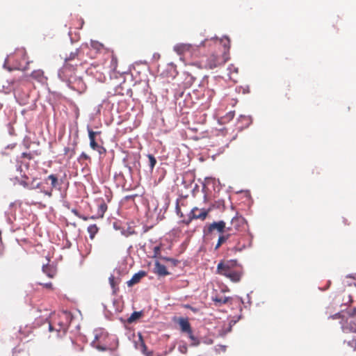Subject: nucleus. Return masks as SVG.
Segmentation results:
<instances>
[{
  "label": "nucleus",
  "instance_id": "f257e3e1",
  "mask_svg": "<svg viewBox=\"0 0 356 356\" xmlns=\"http://www.w3.org/2000/svg\"><path fill=\"white\" fill-rule=\"evenodd\" d=\"M201 44L203 47L214 45L218 49L207 58L204 65L205 68L211 70L220 67L229 60L230 40L228 38L205 39L201 42Z\"/></svg>",
  "mask_w": 356,
  "mask_h": 356
},
{
  "label": "nucleus",
  "instance_id": "f03ea898",
  "mask_svg": "<svg viewBox=\"0 0 356 356\" xmlns=\"http://www.w3.org/2000/svg\"><path fill=\"white\" fill-rule=\"evenodd\" d=\"M216 273L233 282H238L243 275V269L236 259L222 260L217 265Z\"/></svg>",
  "mask_w": 356,
  "mask_h": 356
},
{
  "label": "nucleus",
  "instance_id": "7ed1b4c3",
  "mask_svg": "<svg viewBox=\"0 0 356 356\" xmlns=\"http://www.w3.org/2000/svg\"><path fill=\"white\" fill-rule=\"evenodd\" d=\"M203 47L201 43L199 45L180 43L176 44L173 49L181 56L182 60H188L196 58L200 55V48Z\"/></svg>",
  "mask_w": 356,
  "mask_h": 356
},
{
  "label": "nucleus",
  "instance_id": "20e7f679",
  "mask_svg": "<svg viewBox=\"0 0 356 356\" xmlns=\"http://www.w3.org/2000/svg\"><path fill=\"white\" fill-rule=\"evenodd\" d=\"M210 211V209H205L194 207L190 211L188 218L186 219H183L181 222L186 225H189L191 222V221L194 219H200L202 220H204L208 216Z\"/></svg>",
  "mask_w": 356,
  "mask_h": 356
},
{
  "label": "nucleus",
  "instance_id": "39448f33",
  "mask_svg": "<svg viewBox=\"0 0 356 356\" xmlns=\"http://www.w3.org/2000/svg\"><path fill=\"white\" fill-rule=\"evenodd\" d=\"M75 71L76 67L73 64L65 63L60 70L58 75L63 81L67 82L76 76Z\"/></svg>",
  "mask_w": 356,
  "mask_h": 356
},
{
  "label": "nucleus",
  "instance_id": "423d86ee",
  "mask_svg": "<svg viewBox=\"0 0 356 356\" xmlns=\"http://www.w3.org/2000/svg\"><path fill=\"white\" fill-rule=\"evenodd\" d=\"M67 83L70 88L80 94L84 92L87 88L86 84L80 76H75Z\"/></svg>",
  "mask_w": 356,
  "mask_h": 356
},
{
  "label": "nucleus",
  "instance_id": "0eeeda50",
  "mask_svg": "<svg viewBox=\"0 0 356 356\" xmlns=\"http://www.w3.org/2000/svg\"><path fill=\"white\" fill-rule=\"evenodd\" d=\"M246 220L241 216H236L232 219L231 226L227 227V231H243L245 229Z\"/></svg>",
  "mask_w": 356,
  "mask_h": 356
},
{
  "label": "nucleus",
  "instance_id": "6e6552de",
  "mask_svg": "<svg viewBox=\"0 0 356 356\" xmlns=\"http://www.w3.org/2000/svg\"><path fill=\"white\" fill-rule=\"evenodd\" d=\"M37 178H33L31 182L29 181V177L26 175H22V179L19 181V184L24 188L29 190L41 188V183L36 182Z\"/></svg>",
  "mask_w": 356,
  "mask_h": 356
},
{
  "label": "nucleus",
  "instance_id": "1a4fd4ad",
  "mask_svg": "<svg viewBox=\"0 0 356 356\" xmlns=\"http://www.w3.org/2000/svg\"><path fill=\"white\" fill-rule=\"evenodd\" d=\"M227 230L226 223L223 220L213 222L207 227V234H212L216 231L219 234H223Z\"/></svg>",
  "mask_w": 356,
  "mask_h": 356
},
{
  "label": "nucleus",
  "instance_id": "9d476101",
  "mask_svg": "<svg viewBox=\"0 0 356 356\" xmlns=\"http://www.w3.org/2000/svg\"><path fill=\"white\" fill-rule=\"evenodd\" d=\"M68 325L63 322H58L57 325H53L49 323V331H56L58 337H62L65 335L67 331Z\"/></svg>",
  "mask_w": 356,
  "mask_h": 356
},
{
  "label": "nucleus",
  "instance_id": "9b49d317",
  "mask_svg": "<svg viewBox=\"0 0 356 356\" xmlns=\"http://www.w3.org/2000/svg\"><path fill=\"white\" fill-rule=\"evenodd\" d=\"M47 179L51 181V188L47 191L41 189V193L51 197L52 196L53 188H55L58 184V178L55 175H50L48 176Z\"/></svg>",
  "mask_w": 356,
  "mask_h": 356
},
{
  "label": "nucleus",
  "instance_id": "f8f14e48",
  "mask_svg": "<svg viewBox=\"0 0 356 356\" xmlns=\"http://www.w3.org/2000/svg\"><path fill=\"white\" fill-rule=\"evenodd\" d=\"M231 297L216 296L212 297V300L214 302V305L216 307H221L223 305H226L232 300Z\"/></svg>",
  "mask_w": 356,
  "mask_h": 356
},
{
  "label": "nucleus",
  "instance_id": "ddd939ff",
  "mask_svg": "<svg viewBox=\"0 0 356 356\" xmlns=\"http://www.w3.org/2000/svg\"><path fill=\"white\" fill-rule=\"evenodd\" d=\"M154 272L160 276H165L170 274L166 267L159 261L155 262Z\"/></svg>",
  "mask_w": 356,
  "mask_h": 356
},
{
  "label": "nucleus",
  "instance_id": "4468645a",
  "mask_svg": "<svg viewBox=\"0 0 356 356\" xmlns=\"http://www.w3.org/2000/svg\"><path fill=\"white\" fill-rule=\"evenodd\" d=\"M178 323L182 332L187 334L192 330L191 324L187 318H180L178 321Z\"/></svg>",
  "mask_w": 356,
  "mask_h": 356
},
{
  "label": "nucleus",
  "instance_id": "2eb2a0df",
  "mask_svg": "<svg viewBox=\"0 0 356 356\" xmlns=\"http://www.w3.org/2000/svg\"><path fill=\"white\" fill-rule=\"evenodd\" d=\"M31 77L38 82L43 83L47 80L44 75V72L42 70H37L32 72Z\"/></svg>",
  "mask_w": 356,
  "mask_h": 356
},
{
  "label": "nucleus",
  "instance_id": "dca6fc26",
  "mask_svg": "<svg viewBox=\"0 0 356 356\" xmlns=\"http://www.w3.org/2000/svg\"><path fill=\"white\" fill-rule=\"evenodd\" d=\"M146 273L144 271H140L133 275L131 279L127 282V285L131 286L140 282V279L145 276Z\"/></svg>",
  "mask_w": 356,
  "mask_h": 356
},
{
  "label": "nucleus",
  "instance_id": "f3484780",
  "mask_svg": "<svg viewBox=\"0 0 356 356\" xmlns=\"http://www.w3.org/2000/svg\"><path fill=\"white\" fill-rule=\"evenodd\" d=\"M108 280L113 289V294H115L119 290L118 284H120V280L119 278H115L113 275L109 277Z\"/></svg>",
  "mask_w": 356,
  "mask_h": 356
},
{
  "label": "nucleus",
  "instance_id": "a211bd4d",
  "mask_svg": "<svg viewBox=\"0 0 356 356\" xmlns=\"http://www.w3.org/2000/svg\"><path fill=\"white\" fill-rule=\"evenodd\" d=\"M42 271L50 278H53L56 275V269L49 264L43 265Z\"/></svg>",
  "mask_w": 356,
  "mask_h": 356
},
{
  "label": "nucleus",
  "instance_id": "6ab92c4d",
  "mask_svg": "<svg viewBox=\"0 0 356 356\" xmlns=\"http://www.w3.org/2000/svg\"><path fill=\"white\" fill-rule=\"evenodd\" d=\"M143 316V312L142 311L140 312H134L131 314V315L127 318V322L129 324H131L138 320Z\"/></svg>",
  "mask_w": 356,
  "mask_h": 356
},
{
  "label": "nucleus",
  "instance_id": "aec40b11",
  "mask_svg": "<svg viewBox=\"0 0 356 356\" xmlns=\"http://www.w3.org/2000/svg\"><path fill=\"white\" fill-rule=\"evenodd\" d=\"M90 147L93 150L98 152V153L101 155L105 154L106 150L104 147L99 145L96 141H92V143H90Z\"/></svg>",
  "mask_w": 356,
  "mask_h": 356
},
{
  "label": "nucleus",
  "instance_id": "412c9836",
  "mask_svg": "<svg viewBox=\"0 0 356 356\" xmlns=\"http://www.w3.org/2000/svg\"><path fill=\"white\" fill-rule=\"evenodd\" d=\"M99 227L96 224L90 225L88 227L87 231L90 239H94L96 234L99 232Z\"/></svg>",
  "mask_w": 356,
  "mask_h": 356
},
{
  "label": "nucleus",
  "instance_id": "4be33fe9",
  "mask_svg": "<svg viewBox=\"0 0 356 356\" xmlns=\"http://www.w3.org/2000/svg\"><path fill=\"white\" fill-rule=\"evenodd\" d=\"M107 208L108 207H107L106 204L104 201H102L98 206V209H97L98 218H102L104 217V215L105 212L106 211Z\"/></svg>",
  "mask_w": 356,
  "mask_h": 356
},
{
  "label": "nucleus",
  "instance_id": "5701e85b",
  "mask_svg": "<svg viewBox=\"0 0 356 356\" xmlns=\"http://www.w3.org/2000/svg\"><path fill=\"white\" fill-rule=\"evenodd\" d=\"M90 47L92 49L96 50L97 52H100L104 49V45L97 40H91Z\"/></svg>",
  "mask_w": 356,
  "mask_h": 356
},
{
  "label": "nucleus",
  "instance_id": "b1692460",
  "mask_svg": "<svg viewBox=\"0 0 356 356\" xmlns=\"http://www.w3.org/2000/svg\"><path fill=\"white\" fill-rule=\"evenodd\" d=\"M88 131L90 143H92V141H96V136L101 134V131H94L89 127H88Z\"/></svg>",
  "mask_w": 356,
  "mask_h": 356
},
{
  "label": "nucleus",
  "instance_id": "393cba45",
  "mask_svg": "<svg viewBox=\"0 0 356 356\" xmlns=\"http://www.w3.org/2000/svg\"><path fill=\"white\" fill-rule=\"evenodd\" d=\"M49 323H50V322L49 321L47 317H46V318L40 317L35 320L33 324H34L35 327H40L44 323H47L49 325Z\"/></svg>",
  "mask_w": 356,
  "mask_h": 356
},
{
  "label": "nucleus",
  "instance_id": "a878e982",
  "mask_svg": "<svg viewBox=\"0 0 356 356\" xmlns=\"http://www.w3.org/2000/svg\"><path fill=\"white\" fill-rule=\"evenodd\" d=\"M75 148H70L69 147H65L64 148V154L68 156V159H72L75 154Z\"/></svg>",
  "mask_w": 356,
  "mask_h": 356
},
{
  "label": "nucleus",
  "instance_id": "bb28decb",
  "mask_svg": "<svg viewBox=\"0 0 356 356\" xmlns=\"http://www.w3.org/2000/svg\"><path fill=\"white\" fill-rule=\"evenodd\" d=\"M79 50L76 49L75 51L71 52L70 55L65 58V63H70L78 56Z\"/></svg>",
  "mask_w": 356,
  "mask_h": 356
},
{
  "label": "nucleus",
  "instance_id": "cd10ccee",
  "mask_svg": "<svg viewBox=\"0 0 356 356\" xmlns=\"http://www.w3.org/2000/svg\"><path fill=\"white\" fill-rule=\"evenodd\" d=\"M149 159V166L151 170H152L156 164V159L152 154H147Z\"/></svg>",
  "mask_w": 356,
  "mask_h": 356
},
{
  "label": "nucleus",
  "instance_id": "c85d7f7f",
  "mask_svg": "<svg viewBox=\"0 0 356 356\" xmlns=\"http://www.w3.org/2000/svg\"><path fill=\"white\" fill-rule=\"evenodd\" d=\"M118 65V58L116 56L113 54H111V67L113 70H116Z\"/></svg>",
  "mask_w": 356,
  "mask_h": 356
},
{
  "label": "nucleus",
  "instance_id": "c756f323",
  "mask_svg": "<svg viewBox=\"0 0 356 356\" xmlns=\"http://www.w3.org/2000/svg\"><path fill=\"white\" fill-rule=\"evenodd\" d=\"M230 236H231L230 233H228L226 234H224V233L220 234V235L218 237V241H220V243L223 244L228 240V238H229Z\"/></svg>",
  "mask_w": 356,
  "mask_h": 356
},
{
  "label": "nucleus",
  "instance_id": "7c9ffc66",
  "mask_svg": "<svg viewBox=\"0 0 356 356\" xmlns=\"http://www.w3.org/2000/svg\"><path fill=\"white\" fill-rule=\"evenodd\" d=\"M82 160L90 161V157L86 153L82 152L78 158V161H81Z\"/></svg>",
  "mask_w": 356,
  "mask_h": 356
},
{
  "label": "nucleus",
  "instance_id": "2f4dec72",
  "mask_svg": "<svg viewBox=\"0 0 356 356\" xmlns=\"http://www.w3.org/2000/svg\"><path fill=\"white\" fill-rule=\"evenodd\" d=\"M178 349L181 353H186L188 350V347L186 344L179 345Z\"/></svg>",
  "mask_w": 356,
  "mask_h": 356
},
{
  "label": "nucleus",
  "instance_id": "473e14b6",
  "mask_svg": "<svg viewBox=\"0 0 356 356\" xmlns=\"http://www.w3.org/2000/svg\"><path fill=\"white\" fill-rule=\"evenodd\" d=\"M161 253V247L159 245L155 246L154 248V257H158Z\"/></svg>",
  "mask_w": 356,
  "mask_h": 356
},
{
  "label": "nucleus",
  "instance_id": "72a5a7b5",
  "mask_svg": "<svg viewBox=\"0 0 356 356\" xmlns=\"http://www.w3.org/2000/svg\"><path fill=\"white\" fill-rule=\"evenodd\" d=\"M188 337L193 341L195 342V344H197L198 343V341H197V339H196V337H195V336L193 335V331L191 330V332H188Z\"/></svg>",
  "mask_w": 356,
  "mask_h": 356
},
{
  "label": "nucleus",
  "instance_id": "f704fd0d",
  "mask_svg": "<svg viewBox=\"0 0 356 356\" xmlns=\"http://www.w3.org/2000/svg\"><path fill=\"white\" fill-rule=\"evenodd\" d=\"M348 344L354 348V350H356V338H353L352 340L349 341L348 342Z\"/></svg>",
  "mask_w": 356,
  "mask_h": 356
},
{
  "label": "nucleus",
  "instance_id": "c9c22d12",
  "mask_svg": "<svg viewBox=\"0 0 356 356\" xmlns=\"http://www.w3.org/2000/svg\"><path fill=\"white\" fill-rule=\"evenodd\" d=\"M74 213L76 215V216H78L79 218L86 221L88 220H89V216H83V215H80L78 213V212L76 211H74Z\"/></svg>",
  "mask_w": 356,
  "mask_h": 356
},
{
  "label": "nucleus",
  "instance_id": "e433bc0d",
  "mask_svg": "<svg viewBox=\"0 0 356 356\" xmlns=\"http://www.w3.org/2000/svg\"><path fill=\"white\" fill-rule=\"evenodd\" d=\"M22 156L23 158H26V159H29V160H31V159H33V157H32L31 154L30 153H26V152H24V153H22Z\"/></svg>",
  "mask_w": 356,
  "mask_h": 356
},
{
  "label": "nucleus",
  "instance_id": "4c0bfd02",
  "mask_svg": "<svg viewBox=\"0 0 356 356\" xmlns=\"http://www.w3.org/2000/svg\"><path fill=\"white\" fill-rule=\"evenodd\" d=\"M39 284L41 285H43L44 288L49 289H52V283L51 282H49V283H46V284H42V283H39Z\"/></svg>",
  "mask_w": 356,
  "mask_h": 356
},
{
  "label": "nucleus",
  "instance_id": "58836bf2",
  "mask_svg": "<svg viewBox=\"0 0 356 356\" xmlns=\"http://www.w3.org/2000/svg\"><path fill=\"white\" fill-rule=\"evenodd\" d=\"M176 210H177V215L179 216L181 218L183 217V213H181L179 205H177Z\"/></svg>",
  "mask_w": 356,
  "mask_h": 356
},
{
  "label": "nucleus",
  "instance_id": "ea45409f",
  "mask_svg": "<svg viewBox=\"0 0 356 356\" xmlns=\"http://www.w3.org/2000/svg\"><path fill=\"white\" fill-rule=\"evenodd\" d=\"M222 245V243H220V241L218 240V242L215 246V250H218Z\"/></svg>",
  "mask_w": 356,
  "mask_h": 356
},
{
  "label": "nucleus",
  "instance_id": "a19ab883",
  "mask_svg": "<svg viewBox=\"0 0 356 356\" xmlns=\"http://www.w3.org/2000/svg\"><path fill=\"white\" fill-rule=\"evenodd\" d=\"M191 310L194 313H197L198 312V309L197 308L191 307Z\"/></svg>",
  "mask_w": 356,
  "mask_h": 356
},
{
  "label": "nucleus",
  "instance_id": "79ce46f5",
  "mask_svg": "<svg viewBox=\"0 0 356 356\" xmlns=\"http://www.w3.org/2000/svg\"><path fill=\"white\" fill-rule=\"evenodd\" d=\"M96 218H99L98 215L97 216H89V219H96Z\"/></svg>",
  "mask_w": 356,
  "mask_h": 356
},
{
  "label": "nucleus",
  "instance_id": "37998d69",
  "mask_svg": "<svg viewBox=\"0 0 356 356\" xmlns=\"http://www.w3.org/2000/svg\"><path fill=\"white\" fill-rule=\"evenodd\" d=\"M97 348L98 349H99V350H106V348H104V347H102V346H99V345L97 346Z\"/></svg>",
  "mask_w": 356,
  "mask_h": 356
},
{
  "label": "nucleus",
  "instance_id": "c03bdc74",
  "mask_svg": "<svg viewBox=\"0 0 356 356\" xmlns=\"http://www.w3.org/2000/svg\"><path fill=\"white\" fill-rule=\"evenodd\" d=\"M142 346H143L144 350H145L147 349V347L143 341H142Z\"/></svg>",
  "mask_w": 356,
  "mask_h": 356
},
{
  "label": "nucleus",
  "instance_id": "a18cd8bd",
  "mask_svg": "<svg viewBox=\"0 0 356 356\" xmlns=\"http://www.w3.org/2000/svg\"><path fill=\"white\" fill-rule=\"evenodd\" d=\"M191 307H192V306H191V305H184V307H185V308H187V309H191Z\"/></svg>",
  "mask_w": 356,
  "mask_h": 356
},
{
  "label": "nucleus",
  "instance_id": "49530a36",
  "mask_svg": "<svg viewBox=\"0 0 356 356\" xmlns=\"http://www.w3.org/2000/svg\"><path fill=\"white\" fill-rule=\"evenodd\" d=\"M96 340H98V336L97 335L95 336V340L93 341V343H95Z\"/></svg>",
  "mask_w": 356,
  "mask_h": 356
},
{
  "label": "nucleus",
  "instance_id": "de8ad7c7",
  "mask_svg": "<svg viewBox=\"0 0 356 356\" xmlns=\"http://www.w3.org/2000/svg\"><path fill=\"white\" fill-rule=\"evenodd\" d=\"M165 259L167 260V261H170L171 260V259H169V258H165Z\"/></svg>",
  "mask_w": 356,
  "mask_h": 356
},
{
  "label": "nucleus",
  "instance_id": "09e8293b",
  "mask_svg": "<svg viewBox=\"0 0 356 356\" xmlns=\"http://www.w3.org/2000/svg\"><path fill=\"white\" fill-rule=\"evenodd\" d=\"M139 337H140V339L142 340V336L140 334Z\"/></svg>",
  "mask_w": 356,
  "mask_h": 356
},
{
  "label": "nucleus",
  "instance_id": "8fccbe9b",
  "mask_svg": "<svg viewBox=\"0 0 356 356\" xmlns=\"http://www.w3.org/2000/svg\"><path fill=\"white\" fill-rule=\"evenodd\" d=\"M13 356H18V355H13Z\"/></svg>",
  "mask_w": 356,
  "mask_h": 356
}]
</instances>
